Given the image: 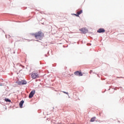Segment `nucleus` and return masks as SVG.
<instances>
[{
    "label": "nucleus",
    "mask_w": 124,
    "mask_h": 124,
    "mask_svg": "<svg viewBox=\"0 0 124 124\" xmlns=\"http://www.w3.org/2000/svg\"><path fill=\"white\" fill-rule=\"evenodd\" d=\"M17 84L19 85H26L27 82L25 80H21L17 82Z\"/></svg>",
    "instance_id": "obj_5"
},
{
    "label": "nucleus",
    "mask_w": 124,
    "mask_h": 124,
    "mask_svg": "<svg viewBox=\"0 0 124 124\" xmlns=\"http://www.w3.org/2000/svg\"><path fill=\"white\" fill-rule=\"evenodd\" d=\"M24 103V101L23 100H22L20 102V103H19V107L20 108H23V105Z\"/></svg>",
    "instance_id": "obj_8"
},
{
    "label": "nucleus",
    "mask_w": 124,
    "mask_h": 124,
    "mask_svg": "<svg viewBox=\"0 0 124 124\" xmlns=\"http://www.w3.org/2000/svg\"><path fill=\"white\" fill-rule=\"evenodd\" d=\"M32 36H34L35 38L36 39H39L40 40H42L44 37V34L41 31L37 32L34 33L32 34Z\"/></svg>",
    "instance_id": "obj_1"
},
{
    "label": "nucleus",
    "mask_w": 124,
    "mask_h": 124,
    "mask_svg": "<svg viewBox=\"0 0 124 124\" xmlns=\"http://www.w3.org/2000/svg\"><path fill=\"white\" fill-rule=\"evenodd\" d=\"M82 13V10L78 11L77 12V14L78 15H80Z\"/></svg>",
    "instance_id": "obj_9"
},
{
    "label": "nucleus",
    "mask_w": 124,
    "mask_h": 124,
    "mask_svg": "<svg viewBox=\"0 0 124 124\" xmlns=\"http://www.w3.org/2000/svg\"><path fill=\"white\" fill-rule=\"evenodd\" d=\"M95 120V117H93L91 118V120H90V122H94Z\"/></svg>",
    "instance_id": "obj_10"
},
{
    "label": "nucleus",
    "mask_w": 124,
    "mask_h": 124,
    "mask_svg": "<svg viewBox=\"0 0 124 124\" xmlns=\"http://www.w3.org/2000/svg\"><path fill=\"white\" fill-rule=\"evenodd\" d=\"M75 16H76L77 17H79V15H78V14H74Z\"/></svg>",
    "instance_id": "obj_12"
},
{
    "label": "nucleus",
    "mask_w": 124,
    "mask_h": 124,
    "mask_svg": "<svg viewBox=\"0 0 124 124\" xmlns=\"http://www.w3.org/2000/svg\"><path fill=\"white\" fill-rule=\"evenodd\" d=\"M74 75L77 76H82L83 74H82V72H80V71H77L76 72H74Z\"/></svg>",
    "instance_id": "obj_3"
},
{
    "label": "nucleus",
    "mask_w": 124,
    "mask_h": 124,
    "mask_svg": "<svg viewBox=\"0 0 124 124\" xmlns=\"http://www.w3.org/2000/svg\"><path fill=\"white\" fill-rule=\"evenodd\" d=\"M97 32L98 33H104L105 32V30L103 28H100L97 31Z\"/></svg>",
    "instance_id": "obj_7"
},
{
    "label": "nucleus",
    "mask_w": 124,
    "mask_h": 124,
    "mask_svg": "<svg viewBox=\"0 0 124 124\" xmlns=\"http://www.w3.org/2000/svg\"><path fill=\"white\" fill-rule=\"evenodd\" d=\"M35 94V90H33L31 91V93H29V98H32V97H33V95Z\"/></svg>",
    "instance_id": "obj_2"
},
{
    "label": "nucleus",
    "mask_w": 124,
    "mask_h": 124,
    "mask_svg": "<svg viewBox=\"0 0 124 124\" xmlns=\"http://www.w3.org/2000/svg\"><path fill=\"white\" fill-rule=\"evenodd\" d=\"M63 93L64 94H68V93L65 92H64V91H63Z\"/></svg>",
    "instance_id": "obj_13"
},
{
    "label": "nucleus",
    "mask_w": 124,
    "mask_h": 124,
    "mask_svg": "<svg viewBox=\"0 0 124 124\" xmlns=\"http://www.w3.org/2000/svg\"><path fill=\"white\" fill-rule=\"evenodd\" d=\"M80 31H81V33L83 34L88 33V30L86 28H81L80 29Z\"/></svg>",
    "instance_id": "obj_4"
},
{
    "label": "nucleus",
    "mask_w": 124,
    "mask_h": 124,
    "mask_svg": "<svg viewBox=\"0 0 124 124\" xmlns=\"http://www.w3.org/2000/svg\"><path fill=\"white\" fill-rule=\"evenodd\" d=\"M31 77L33 79H36V78H39V76L38 74H35V73L32 74V75H31Z\"/></svg>",
    "instance_id": "obj_6"
},
{
    "label": "nucleus",
    "mask_w": 124,
    "mask_h": 124,
    "mask_svg": "<svg viewBox=\"0 0 124 124\" xmlns=\"http://www.w3.org/2000/svg\"><path fill=\"white\" fill-rule=\"evenodd\" d=\"M5 101L6 102H11V101L10 99H7V98H5Z\"/></svg>",
    "instance_id": "obj_11"
}]
</instances>
